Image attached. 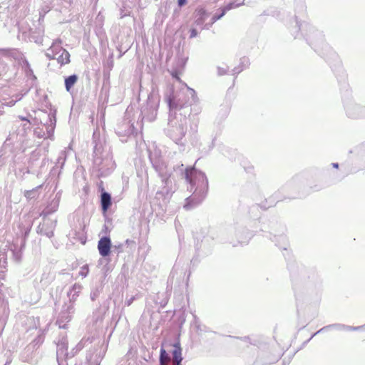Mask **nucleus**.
Instances as JSON below:
<instances>
[{"label": "nucleus", "mask_w": 365, "mask_h": 365, "mask_svg": "<svg viewBox=\"0 0 365 365\" xmlns=\"http://www.w3.org/2000/svg\"><path fill=\"white\" fill-rule=\"evenodd\" d=\"M111 242L109 237H103L98 241V249L102 257L108 256L110 252Z\"/></svg>", "instance_id": "2"}, {"label": "nucleus", "mask_w": 365, "mask_h": 365, "mask_svg": "<svg viewBox=\"0 0 365 365\" xmlns=\"http://www.w3.org/2000/svg\"><path fill=\"white\" fill-rule=\"evenodd\" d=\"M197 30L195 29H192L190 30V38H194L197 36Z\"/></svg>", "instance_id": "9"}, {"label": "nucleus", "mask_w": 365, "mask_h": 365, "mask_svg": "<svg viewBox=\"0 0 365 365\" xmlns=\"http://www.w3.org/2000/svg\"><path fill=\"white\" fill-rule=\"evenodd\" d=\"M101 206L103 212H106L110 206L111 205V197L108 192H103L101 194Z\"/></svg>", "instance_id": "4"}, {"label": "nucleus", "mask_w": 365, "mask_h": 365, "mask_svg": "<svg viewBox=\"0 0 365 365\" xmlns=\"http://www.w3.org/2000/svg\"><path fill=\"white\" fill-rule=\"evenodd\" d=\"M332 165H333V167H334V168H338V167H339L338 163H332Z\"/></svg>", "instance_id": "13"}, {"label": "nucleus", "mask_w": 365, "mask_h": 365, "mask_svg": "<svg viewBox=\"0 0 365 365\" xmlns=\"http://www.w3.org/2000/svg\"><path fill=\"white\" fill-rule=\"evenodd\" d=\"M168 101V105H169L170 108V109L173 108V100H172V98H169Z\"/></svg>", "instance_id": "11"}, {"label": "nucleus", "mask_w": 365, "mask_h": 365, "mask_svg": "<svg viewBox=\"0 0 365 365\" xmlns=\"http://www.w3.org/2000/svg\"><path fill=\"white\" fill-rule=\"evenodd\" d=\"M76 75H72L65 79V87L67 91H70L73 85L77 82Z\"/></svg>", "instance_id": "6"}, {"label": "nucleus", "mask_w": 365, "mask_h": 365, "mask_svg": "<svg viewBox=\"0 0 365 365\" xmlns=\"http://www.w3.org/2000/svg\"><path fill=\"white\" fill-rule=\"evenodd\" d=\"M173 365H181V362H173Z\"/></svg>", "instance_id": "14"}, {"label": "nucleus", "mask_w": 365, "mask_h": 365, "mask_svg": "<svg viewBox=\"0 0 365 365\" xmlns=\"http://www.w3.org/2000/svg\"><path fill=\"white\" fill-rule=\"evenodd\" d=\"M196 23L197 24H202L206 18L207 12L203 8L197 9L195 11Z\"/></svg>", "instance_id": "5"}, {"label": "nucleus", "mask_w": 365, "mask_h": 365, "mask_svg": "<svg viewBox=\"0 0 365 365\" xmlns=\"http://www.w3.org/2000/svg\"><path fill=\"white\" fill-rule=\"evenodd\" d=\"M170 361V358L167 353L166 350L162 347L160 349V365H168Z\"/></svg>", "instance_id": "7"}, {"label": "nucleus", "mask_w": 365, "mask_h": 365, "mask_svg": "<svg viewBox=\"0 0 365 365\" xmlns=\"http://www.w3.org/2000/svg\"><path fill=\"white\" fill-rule=\"evenodd\" d=\"M232 8V4H230V5L227 6L226 7H225L222 9V13L220 15H218V16H216V15L213 16V17H212V22H215L216 21L220 19L221 17H222L225 14L227 11L231 9Z\"/></svg>", "instance_id": "8"}, {"label": "nucleus", "mask_w": 365, "mask_h": 365, "mask_svg": "<svg viewBox=\"0 0 365 365\" xmlns=\"http://www.w3.org/2000/svg\"><path fill=\"white\" fill-rule=\"evenodd\" d=\"M174 350L172 352L173 354V362H182V348L179 342H177L173 345Z\"/></svg>", "instance_id": "3"}, {"label": "nucleus", "mask_w": 365, "mask_h": 365, "mask_svg": "<svg viewBox=\"0 0 365 365\" xmlns=\"http://www.w3.org/2000/svg\"><path fill=\"white\" fill-rule=\"evenodd\" d=\"M187 3V0H178V4L180 6L185 5Z\"/></svg>", "instance_id": "10"}, {"label": "nucleus", "mask_w": 365, "mask_h": 365, "mask_svg": "<svg viewBox=\"0 0 365 365\" xmlns=\"http://www.w3.org/2000/svg\"><path fill=\"white\" fill-rule=\"evenodd\" d=\"M52 50L56 51L58 56H53L51 58H56L61 66L70 63V53L66 49L61 46H53Z\"/></svg>", "instance_id": "1"}, {"label": "nucleus", "mask_w": 365, "mask_h": 365, "mask_svg": "<svg viewBox=\"0 0 365 365\" xmlns=\"http://www.w3.org/2000/svg\"><path fill=\"white\" fill-rule=\"evenodd\" d=\"M364 327V326H361V327H351L350 328L351 330H354V331H356V330H359L361 329H362Z\"/></svg>", "instance_id": "12"}]
</instances>
